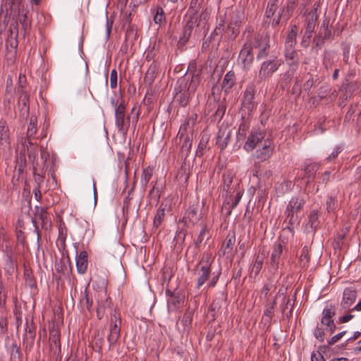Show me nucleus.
<instances>
[{
  "label": "nucleus",
  "instance_id": "1",
  "mask_svg": "<svg viewBox=\"0 0 361 361\" xmlns=\"http://www.w3.org/2000/svg\"><path fill=\"white\" fill-rule=\"evenodd\" d=\"M267 132L260 128H253L243 145V149L247 152H250L256 149L255 157L261 161H266L272 154L274 149L273 141L266 137Z\"/></svg>",
  "mask_w": 361,
  "mask_h": 361
},
{
  "label": "nucleus",
  "instance_id": "2",
  "mask_svg": "<svg viewBox=\"0 0 361 361\" xmlns=\"http://www.w3.org/2000/svg\"><path fill=\"white\" fill-rule=\"evenodd\" d=\"M253 47L259 49L257 59L258 60L261 59L267 55V49L269 48V38L266 35H257L255 37L253 44L251 41H247L243 44L238 56V63L245 71L250 68L254 59Z\"/></svg>",
  "mask_w": 361,
  "mask_h": 361
},
{
  "label": "nucleus",
  "instance_id": "3",
  "mask_svg": "<svg viewBox=\"0 0 361 361\" xmlns=\"http://www.w3.org/2000/svg\"><path fill=\"white\" fill-rule=\"evenodd\" d=\"M214 257L209 252L202 255L200 262L193 270V275L196 281L195 288L200 289L207 281V287H214L219 280V275L212 276V264Z\"/></svg>",
  "mask_w": 361,
  "mask_h": 361
},
{
  "label": "nucleus",
  "instance_id": "4",
  "mask_svg": "<svg viewBox=\"0 0 361 361\" xmlns=\"http://www.w3.org/2000/svg\"><path fill=\"white\" fill-rule=\"evenodd\" d=\"M305 200L301 196L293 197L288 202L286 211V221H288V225L285 229L288 230L293 234L295 226L299 225L300 221V213L301 212L303 206L305 204Z\"/></svg>",
  "mask_w": 361,
  "mask_h": 361
},
{
  "label": "nucleus",
  "instance_id": "5",
  "mask_svg": "<svg viewBox=\"0 0 361 361\" xmlns=\"http://www.w3.org/2000/svg\"><path fill=\"white\" fill-rule=\"evenodd\" d=\"M178 83L180 102L182 106H185L188 103L190 97L195 94L200 84V73H193L189 83L185 78L180 80Z\"/></svg>",
  "mask_w": 361,
  "mask_h": 361
},
{
  "label": "nucleus",
  "instance_id": "6",
  "mask_svg": "<svg viewBox=\"0 0 361 361\" xmlns=\"http://www.w3.org/2000/svg\"><path fill=\"white\" fill-rule=\"evenodd\" d=\"M121 326V319L120 313L114 310L111 314L109 333L107 336L110 345L115 344L119 337Z\"/></svg>",
  "mask_w": 361,
  "mask_h": 361
},
{
  "label": "nucleus",
  "instance_id": "7",
  "mask_svg": "<svg viewBox=\"0 0 361 361\" xmlns=\"http://www.w3.org/2000/svg\"><path fill=\"white\" fill-rule=\"evenodd\" d=\"M282 64V60L276 57L264 61L260 66L259 78L265 80L271 77Z\"/></svg>",
  "mask_w": 361,
  "mask_h": 361
},
{
  "label": "nucleus",
  "instance_id": "8",
  "mask_svg": "<svg viewBox=\"0 0 361 361\" xmlns=\"http://www.w3.org/2000/svg\"><path fill=\"white\" fill-rule=\"evenodd\" d=\"M129 117L126 118V106L120 104L115 109V123L118 130L126 133L129 126Z\"/></svg>",
  "mask_w": 361,
  "mask_h": 361
},
{
  "label": "nucleus",
  "instance_id": "9",
  "mask_svg": "<svg viewBox=\"0 0 361 361\" xmlns=\"http://www.w3.org/2000/svg\"><path fill=\"white\" fill-rule=\"evenodd\" d=\"M202 206H200L198 202L191 204L186 211L184 218L192 224H197L202 217Z\"/></svg>",
  "mask_w": 361,
  "mask_h": 361
},
{
  "label": "nucleus",
  "instance_id": "10",
  "mask_svg": "<svg viewBox=\"0 0 361 361\" xmlns=\"http://www.w3.org/2000/svg\"><path fill=\"white\" fill-rule=\"evenodd\" d=\"M10 149L11 143L9 140L8 128L5 121H0V149L6 152Z\"/></svg>",
  "mask_w": 361,
  "mask_h": 361
},
{
  "label": "nucleus",
  "instance_id": "11",
  "mask_svg": "<svg viewBox=\"0 0 361 361\" xmlns=\"http://www.w3.org/2000/svg\"><path fill=\"white\" fill-rule=\"evenodd\" d=\"M356 298L357 293L355 290L350 288L345 289L343 294V300L341 303L342 308L344 310H348L355 302Z\"/></svg>",
  "mask_w": 361,
  "mask_h": 361
},
{
  "label": "nucleus",
  "instance_id": "12",
  "mask_svg": "<svg viewBox=\"0 0 361 361\" xmlns=\"http://www.w3.org/2000/svg\"><path fill=\"white\" fill-rule=\"evenodd\" d=\"M203 13H194L192 15L190 13H186L185 15V21L186 25L185 27L187 30L190 32L194 27L199 26L201 22V18Z\"/></svg>",
  "mask_w": 361,
  "mask_h": 361
},
{
  "label": "nucleus",
  "instance_id": "13",
  "mask_svg": "<svg viewBox=\"0 0 361 361\" xmlns=\"http://www.w3.org/2000/svg\"><path fill=\"white\" fill-rule=\"evenodd\" d=\"M76 268L78 274H83L87 268V253L86 251H81L75 257Z\"/></svg>",
  "mask_w": 361,
  "mask_h": 361
},
{
  "label": "nucleus",
  "instance_id": "14",
  "mask_svg": "<svg viewBox=\"0 0 361 361\" xmlns=\"http://www.w3.org/2000/svg\"><path fill=\"white\" fill-rule=\"evenodd\" d=\"M283 252V246L281 243H275L273 247V251L271 255V265L274 268H276Z\"/></svg>",
  "mask_w": 361,
  "mask_h": 361
},
{
  "label": "nucleus",
  "instance_id": "15",
  "mask_svg": "<svg viewBox=\"0 0 361 361\" xmlns=\"http://www.w3.org/2000/svg\"><path fill=\"white\" fill-rule=\"evenodd\" d=\"M231 133L229 130H219L217 135L216 143L221 150L224 149L227 147L231 137Z\"/></svg>",
  "mask_w": 361,
  "mask_h": 361
},
{
  "label": "nucleus",
  "instance_id": "16",
  "mask_svg": "<svg viewBox=\"0 0 361 361\" xmlns=\"http://www.w3.org/2000/svg\"><path fill=\"white\" fill-rule=\"evenodd\" d=\"M264 255H257L255 257V260L250 267L251 273L257 276L261 271L264 264Z\"/></svg>",
  "mask_w": 361,
  "mask_h": 361
},
{
  "label": "nucleus",
  "instance_id": "17",
  "mask_svg": "<svg viewBox=\"0 0 361 361\" xmlns=\"http://www.w3.org/2000/svg\"><path fill=\"white\" fill-rule=\"evenodd\" d=\"M297 37V27L295 25L292 26L290 31L288 32L286 41V49H294L296 44Z\"/></svg>",
  "mask_w": 361,
  "mask_h": 361
},
{
  "label": "nucleus",
  "instance_id": "18",
  "mask_svg": "<svg viewBox=\"0 0 361 361\" xmlns=\"http://www.w3.org/2000/svg\"><path fill=\"white\" fill-rule=\"evenodd\" d=\"M235 73L233 71H228L226 73V74L224 75L223 82H222V87L225 89L226 91L230 90L233 85L235 84Z\"/></svg>",
  "mask_w": 361,
  "mask_h": 361
},
{
  "label": "nucleus",
  "instance_id": "19",
  "mask_svg": "<svg viewBox=\"0 0 361 361\" xmlns=\"http://www.w3.org/2000/svg\"><path fill=\"white\" fill-rule=\"evenodd\" d=\"M165 216V207L164 204H161L154 218L153 225L154 227L158 228L164 221Z\"/></svg>",
  "mask_w": 361,
  "mask_h": 361
},
{
  "label": "nucleus",
  "instance_id": "20",
  "mask_svg": "<svg viewBox=\"0 0 361 361\" xmlns=\"http://www.w3.org/2000/svg\"><path fill=\"white\" fill-rule=\"evenodd\" d=\"M6 292L3 284V282L0 281V314H4L6 312Z\"/></svg>",
  "mask_w": 361,
  "mask_h": 361
},
{
  "label": "nucleus",
  "instance_id": "21",
  "mask_svg": "<svg viewBox=\"0 0 361 361\" xmlns=\"http://www.w3.org/2000/svg\"><path fill=\"white\" fill-rule=\"evenodd\" d=\"M239 29L232 25H228L227 28L224 32V39L228 40H233L238 36Z\"/></svg>",
  "mask_w": 361,
  "mask_h": 361
},
{
  "label": "nucleus",
  "instance_id": "22",
  "mask_svg": "<svg viewBox=\"0 0 361 361\" xmlns=\"http://www.w3.org/2000/svg\"><path fill=\"white\" fill-rule=\"evenodd\" d=\"M326 210L328 212H335L338 207V200L336 197L329 196L326 202Z\"/></svg>",
  "mask_w": 361,
  "mask_h": 361
},
{
  "label": "nucleus",
  "instance_id": "23",
  "mask_svg": "<svg viewBox=\"0 0 361 361\" xmlns=\"http://www.w3.org/2000/svg\"><path fill=\"white\" fill-rule=\"evenodd\" d=\"M224 20L223 18H220L219 23H217L214 32L212 33V35L214 36H219L220 38H224Z\"/></svg>",
  "mask_w": 361,
  "mask_h": 361
},
{
  "label": "nucleus",
  "instance_id": "24",
  "mask_svg": "<svg viewBox=\"0 0 361 361\" xmlns=\"http://www.w3.org/2000/svg\"><path fill=\"white\" fill-rule=\"evenodd\" d=\"M49 340L51 342V347L54 345L56 348H60V337L59 333L57 330H51L49 334Z\"/></svg>",
  "mask_w": 361,
  "mask_h": 361
},
{
  "label": "nucleus",
  "instance_id": "25",
  "mask_svg": "<svg viewBox=\"0 0 361 361\" xmlns=\"http://www.w3.org/2000/svg\"><path fill=\"white\" fill-rule=\"evenodd\" d=\"M335 315V307L332 304H328L322 311V318L330 319Z\"/></svg>",
  "mask_w": 361,
  "mask_h": 361
},
{
  "label": "nucleus",
  "instance_id": "26",
  "mask_svg": "<svg viewBox=\"0 0 361 361\" xmlns=\"http://www.w3.org/2000/svg\"><path fill=\"white\" fill-rule=\"evenodd\" d=\"M154 21L156 24L159 25H161V23L166 21L165 13L161 7L157 8V12L154 16Z\"/></svg>",
  "mask_w": 361,
  "mask_h": 361
},
{
  "label": "nucleus",
  "instance_id": "27",
  "mask_svg": "<svg viewBox=\"0 0 361 361\" xmlns=\"http://www.w3.org/2000/svg\"><path fill=\"white\" fill-rule=\"evenodd\" d=\"M308 224L314 231L316 230L318 224V212L315 210L312 211L309 216Z\"/></svg>",
  "mask_w": 361,
  "mask_h": 361
},
{
  "label": "nucleus",
  "instance_id": "28",
  "mask_svg": "<svg viewBox=\"0 0 361 361\" xmlns=\"http://www.w3.org/2000/svg\"><path fill=\"white\" fill-rule=\"evenodd\" d=\"M45 216H46L45 212L44 211V209H41L40 213L38 214H36L35 219H33L32 220V221L33 223V225L35 226V232L37 233V240H39V231H38V227L37 226V220L39 219L40 221L44 222Z\"/></svg>",
  "mask_w": 361,
  "mask_h": 361
},
{
  "label": "nucleus",
  "instance_id": "29",
  "mask_svg": "<svg viewBox=\"0 0 361 361\" xmlns=\"http://www.w3.org/2000/svg\"><path fill=\"white\" fill-rule=\"evenodd\" d=\"M235 243V237L234 236H228L226 238L225 242L222 245V247L224 249V252H229L232 250L233 246Z\"/></svg>",
  "mask_w": 361,
  "mask_h": 361
},
{
  "label": "nucleus",
  "instance_id": "30",
  "mask_svg": "<svg viewBox=\"0 0 361 361\" xmlns=\"http://www.w3.org/2000/svg\"><path fill=\"white\" fill-rule=\"evenodd\" d=\"M321 323L326 326V330H328L331 334L334 333L336 330V325L332 318H322Z\"/></svg>",
  "mask_w": 361,
  "mask_h": 361
},
{
  "label": "nucleus",
  "instance_id": "31",
  "mask_svg": "<svg viewBox=\"0 0 361 361\" xmlns=\"http://www.w3.org/2000/svg\"><path fill=\"white\" fill-rule=\"evenodd\" d=\"M194 13H202L201 5L198 0H191L190 7L187 11V13L191 15Z\"/></svg>",
  "mask_w": 361,
  "mask_h": 361
},
{
  "label": "nucleus",
  "instance_id": "32",
  "mask_svg": "<svg viewBox=\"0 0 361 361\" xmlns=\"http://www.w3.org/2000/svg\"><path fill=\"white\" fill-rule=\"evenodd\" d=\"M277 9V5L274 1L270 0L268 3L265 15L267 18H271L274 16Z\"/></svg>",
  "mask_w": 361,
  "mask_h": 361
},
{
  "label": "nucleus",
  "instance_id": "33",
  "mask_svg": "<svg viewBox=\"0 0 361 361\" xmlns=\"http://www.w3.org/2000/svg\"><path fill=\"white\" fill-rule=\"evenodd\" d=\"M36 132H37L36 119L31 118L30 124L27 128V135L28 139H30V137H32L36 134Z\"/></svg>",
  "mask_w": 361,
  "mask_h": 361
},
{
  "label": "nucleus",
  "instance_id": "34",
  "mask_svg": "<svg viewBox=\"0 0 361 361\" xmlns=\"http://www.w3.org/2000/svg\"><path fill=\"white\" fill-rule=\"evenodd\" d=\"M192 320V314L191 312H186L181 321L183 325L184 326V330H188L190 327L191 323Z\"/></svg>",
  "mask_w": 361,
  "mask_h": 361
},
{
  "label": "nucleus",
  "instance_id": "35",
  "mask_svg": "<svg viewBox=\"0 0 361 361\" xmlns=\"http://www.w3.org/2000/svg\"><path fill=\"white\" fill-rule=\"evenodd\" d=\"M11 361H20V350L16 344L11 346Z\"/></svg>",
  "mask_w": 361,
  "mask_h": 361
},
{
  "label": "nucleus",
  "instance_id": "36",
  "mask_svg": "<svg viewBox=\"0 0 361 361\" xmlns=\"http://www.w3.org/2000/svg\"><path fill=\"white\" fill-rule=\"evenodd\" d=\"M5 314H0V337L6 334L8 329L7 318Z\"/></svg>",
  "mask_w": 361,
  "mask_h": 361
},
{
  "label": "nucleus",
  "instance_id": "37",
  "mask_svg": "<svg viewBox=\"0 0 361 361\" xmlns=\"http://www.w3.org/2000/svg\"><path fill=\"white\" fill-rule=\"evenodd\" d=\"M209 233V230L208 228H207L206 226H204L202 228V230L200 231V233H199V235L197 237V238L195 240V245L197 247H199V245L202 243V241L204 240V237L206 235V234H208Z\"/></svg>",
  "mask_w": 361,
  "mask_h": 361
},
{
  "label": "nucleus",
  "instance_id": "38",
  "mask_svg": "<svg viewBox=\"0 0 361 361\" xmlns=\"http://www.w3.org/2000/svg\"><path fill=\"white\" fill-rule=\"evenodd\" d=\"M342 149V147L339 145L335 147L331 154L327 157V161H331L333 159H336L338 157V155L341 152Z\"/></svg>",
  "mask_w": 361,
  "mask_h": 361
},
{
  "label": "nucleus",
  "instance_id": "39",
  "mask_svg": "<svg viewBox=\"0 0 361 361\" xmlns=\"http://www.w3.org/2000/svg\"><path fill=\"white\" fill-rule=\"evenodd\" d=\"M192 147V140L190 137L187 136L182 145L181 149L183 152L185 151L186 153H189Z\"/></svg>",
  "mask_w": 361,
  "mask_h": 361
},
{
  "label": "nucleus",
  "instance_id": "40",
  "mask_svg": "<svg viewBox=\"0 0 361 361\" xmlns=\"http://www.w3.org/2000/svg\"><path fill=\"white\" fill-rule=\"evenodd\" d=\"M233 181V175L231 173L224 175V189L228 190Z\"/></svg>",
  "mask_w": 361,
  "mask_h": 361
},
{
  "label": "nucleus",
  "instance_id": "41",
  "mask_svg": "<svg viewBox=\"0 0 361 361\" xmlns=\"http://www.w3.org/2000/svg\"><path fill=\"white\" fill-rule=\"evenodd\" d=\"M117 80H118L117 71L115 69H113L111 71V75H110V86L112 89H114L116 87Z\"/></svg>",
  "mask_w": 361,
  "mask_h": 361
},
{
  "label": "nucleus",
  "instance_id": "42",
  "mask_svg": "<svg viewBox=\"0 0 361 361\" xmlns=\"http://www.w3.org/2000/svg\"><path fill=\"white\" fill-rule=\"evenodd\" d=\"M297 4V0H286V5L284 6L283 11H287L288 13L292 12Z\"/></svg>",
  "mask_w": 361,
  "mask_h": 361
},
{
  "label": "nucleus",
  "instance_id": "43",
  "mask_svg": "<svg viewBox=\"0 0 361 361\" xmlns=\"http://www.w3.org/2000/svg\"><path fill=\"white\" fill-rule=\"evenodd\" d=\"M346 334V331H343L337 334L336 335L331 337L329 340L327 341V343L329 345H331L336 342H338L345 334Z\"/></svg>",
  "mask_w": 361,
  "mask_h": 361
},
{
  "label": "nucleus",
  "instance_id": "44",
  "mask_svg": "<svg viewBox=\"0 0 361 361\" xmlns=\"http://www.w3.org/2000/svg\"><path fill=\"white\" fill-rule=\"evenodd\" d=\"M314 336L320 342H323L324 340V332L319 327H316L315 328V329L314 331Z\"/></svg>",
  "mask_w": 361,
  "mask_h": 361
},
{
  "label": "nucleus",
  "instance_id": "45",
  "mask_svg": "<svg viewBox=\"0 0 361 361\" xmlns=\"http://www.w3.org/2000/svg\"><path fill=\"white\" fill-rule=\"evenodd\" d=\"M242 195H243V194L241 193V192H240V191L237 192V193L235 195V197L233 200L231 207L229 208L228 214L231 213V209H233L237 207V205L238 204L239 202L241 200Z\"/></svg>",
  "mask_w": 361,
  "mask_h": 361
},
{
  "label": "nucleus",
  "instance_id": "46",
  "mask_svg": "<svg viewBox=\"0 0 361 361\" xmlns=\"http://www.w3.org/2000/svg\"><path fill=\"white\" fill-rule=\"evenodd\" d=\"M314 29V23L313 21L308 22L306 27V33L305 36L307 37V39H310L312 36V33L313 32Z\"/></svg>",
  "mask_w": 361,
  "mask_h": 361
},
{
  "label": "nucleus",
  "instance_id": "47",
  "mask_svg": "<svg viewBox=\"0 0 361 361\" xmlns=\"http://www.w3.org/2000/svg\"><path fill=\"white\" fill-rule=\"evenodd\" d=\"M180 300L178 298L175 297L172 294L168 298V305L169 307H171V305H173V307H176V304L180 303Z\"/></svg>",
  "mask_w": 361,
  "mask_h": 361
},
{
  "label": "nucleus",
  "instance_id": "48",
  "mask_svg": "<svg viewBox=\"0 0 361 361\" xmlns=\"http://www.w3.org/2000/svg\"><path fill=\"white\" fill-rule=\"evenodd\" d=\"M241 24V20L240 17L238 15H235L233 16L231 21L228 24L229 25H232L233 27H238L239 29Z\"/></svg>",
  "mask_w": 361,
  "mask_h": 361
},
{
  "label": "nucleus",
  "instance_id": "49",
  "mask_svg": "<svg viewBox=\"0 0 361 361\" xmlns=\"http://www.w3.org/2000/svg\"><path fill=\"white\" fill-rule=\"evenodd\" d=\"M321 34L324 38H329L331 35V31L328 30V26L324 23L320 28Z\"/></svg>",
  "mask_w": 361,
  "mask_h": 361
},
{
  "label": "nucleus",
  "instance_id": "50",
  "mask_svg": "<svg viewBox=\"0 0 361 361\" xmlns=\"http://www.w3.org/2000/svg\"><path fill=\"white\" fill-rule=\"evenodd\" d=\"M271 284L266 283L261 290V296H264V298L267 297L269 293L271 290Z\"/></svg>",
  "mask_w": 361,
  "mask_h": 361
},
{
  "label": "nucleus",
  "instance_id": "51",
  "mask_svg": "<svg viewBox=\"0 0 361 361\" xmlns=\"http://www.w3.org/2000/svg\"><path fill=\"white\" fill-rule=\"evenodd\" d=\"M276 305V301L275 300L271 302L270 307H267L264 312V314L271 317L274 312V309Z\"/></svg>",
  "mask_w": 361,
  "mask_h": 361
},
{
  "label": "nucleus",
  "instance_id": "52",
  "mask_svg": "<svg viewBox=\"0 0 361 361\" xmlns=\"http://www.w3.org/2000/svg\"><path fill=\"white\" fill-rule=\"evenodd\" d=\"M151 177H152V173L149 171L145 170L142 175L141 180H142V181H144L145 183L146 184L150 180Z\"/></svg>",
  "mask_w": 361,
  "mask_h": 361
},
{
  "label": "nucleus",
  "instance_id": "53",
  "mask_svg": "<svg viewBox=\"0 0 361 361\" xmlns=\"http://www.w3.org/2000/svg\"><path fill=\"white\" fill-rule=\"evenodd\" d=\"M286 53H285V56L286 58V59H294L295 58V51H294V49H286Z\"/></svg>",
  "mask_w": 361,
  "mask_h": 361
},
{
  "label": "nucleus",
  "instance_id": "54",
  "mask_svg": "<svg viewBox=\"0 0 361 361\" xmlns=\"http://www.w3.org/2000/svg\"><path fill=\"white\" fill-rule=\"evenodd\" d=\"M353 317H354L353 314H346V315L340 317L338 319V321L341 324L346 323V322H349L350 320H351Z\"/></svg>",
  "mask_w": 361,
  "mask_h": 361
},
{
  "label": "nucleus",
  "instance_id": "55",
  "mask_svg": "<svg viewBox=\"0 0 361 361\" xmlns=\"http://www.w3.org/2000/svg\"><path fill=\"white\" fill-rule=\"evenodd\" d=\"M312 361H326L323 355L320 353H313L311 356Z\"/></svg>",
  "mask_w": 361,
  "mask_h": 361
},
{
  "label": "nucleus",
  "instance_id": "56",
  "mask_svg": "<svg viewBox=\"0 0 361 361\" xmlns=\"http://www.w3.org/2000/svg\"><path fill=\"white\" fill-rule=\"evenodd\" d=\"M18 24L17 23H13L10 25V31L11 35H14L15 37L18 36Z\"/></svg>",
  "mask_w": 361,
  "mask_h": 361
},
{
  "label": "nucleus",
  "instance_id": "57",
  "mask_svg": "<svg viewBox=\"0 0 361 361\" xmlns=\"http://www.w3.org/2000/svg\"><path fill=\"white\" fill-rule=\"evenodd\" d=\"M104 307L101 304L98 305L97 309V314L99 319H101L104 315Z\"/></svg>",
  "mask_w": 361,
  "mask_h": 361
},
{
  "label": "nucleus",
  "instance_id": "58",
  "mask_svg": "<svg viewBox=\"0 0 361 361\" xmlns=\"http://www.w3.org/2000/svg\"><path fill=\"white\" fill-rule=\"evenodd\" d=\"M245 99L248 101V102H250L252 99V97H253V94L251 90H247L245 92Z\"/></svg>",
  "mask_w": 361,
  "mask_h": 361
},
{
  "label": "nucleus",
  "instance_id": "59",
  "mask_svg": "<svg viewBox=\"0 0 361 361\" xmlns=\"http://www.w3.org/2000/svg\"><path fill=\"white\" fill-rule=\"evenodd\" d=\"M33 192L35 194V197L36 200L37 201H39L42 198V194H41V192H40V190L39 189V188H35L33 190Z\"/></svg>",
  "mask_w": 361,
  "mask_h": 361
},
{
  "label": "nucleus",
  "instance_id": "60",
  "mask_svg": "<svg viewBox=\"0 0 361 361\" xmlns=\"http://www.w3.org/2000/svg\"><path fill=\"white\" fill-rule=\"evenodd\" d=\"M207 140H204L203 138L201 140L200 144H199V146H198V148L200 149H203L204 148L206 147V145H207Z\"/></svg>",
  "mask_w": 361,
  "mask_h": 361
},
{
  "label": "nucleus",
  "instance_id": "61",
  "mask_svg": "<svg viewBox=\"0 0 361 361\" xmlns=\"http://www.w3.org/2000/svg\"><path fill=\"white\" fill-rule=\"evenodd\" d=\"M329 175H330V172L329 171H326L323 176H322V180L323 182H327L329 181Z\"/></svg>",
  "mask_w": 361,
  "mask_h": 361
},
{
  "label": "nucleus",
  "instance_id": "62",
  "mask_svg": "<svg viewBox=\"0 0 361 361\" xmlns=\"http://www.w3.org/2000/svg\"><path fill=\"white\" fill-rule=\"evenodd\" d=\"M361 335V331L354 332L353 336L350 338L349 340H355Z\"/></svg>",
  "mask_w": 361,
  "mask_h": 361
},
{
  "label": "nucleus",
  "instance_id": "63",
  "mask_svg": "<svg viewBox=\"0 0 361 361\" xmlns=\"http://www.w3.org/2000/svg\"><path fill=\"white\" fill-rule=\"evenodd\" d=\"M352 310H356V311H361V300L357 302V304Z\"/></svg>",
  "mask_w": 361,
  "mask_h": 361
},
{
  "label": "nucleus",
  "instance_id": "64",
  "mask_svg": "<svg viewBox=\"0 0 361 361\" xmlns=\"http://www.w3.org/2000/svg\"><path fill=\"white\" fill-rule=\"evenodd\" d=\"M330 361H348V360L347 358H345V357H339V358L333 359Z\"/></svg>",
  "mask_w": 361,
  "mask_h": 361
}]
</instances>
